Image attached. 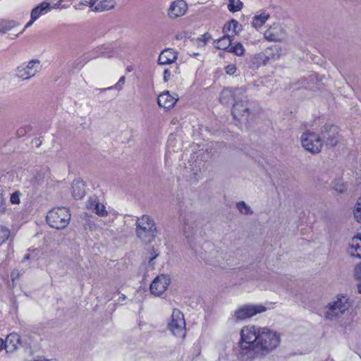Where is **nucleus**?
<instances>
[{
    "mask_svg": "<svg viewBox=\"0 0 361 361\" xmlns=\"http://www.w3.org/2000/svg\"><path fill=\"white\" fill-rule=\"evenodd\" d=\"M135 233L137 237L144 243H151L157 234V227L152 218L142 215L136 220Z\"/></svg>",
    "mask_w": 361,
    "mask_h": 361,
    "instance_id": "1",
    "label": "nucleus"
},
{
    "mask_svg": "<svg viewBox=\"0 0 361 361\" xmlns=\"http://www.w3.org/2000/svg\"><path fill=\"white\" fill-rule=\"evenodd\" d=\"M281 343V336L268 328H262L255 351L266 355L276 349Z\"/></svg>",
    "mask_w": 361,
    "mask_h": 361,
    "instance_id": "2",
    "label": "nucleus"
},
{
    "mask_svg": "<svg viewBox=\"0 0 361 361\" xmlns=\"http://www.w3.org/2000/svg\"><path fill=\"white\" fill-rule=\"evenodd\" d=\"M71 214L66 207H61L49 210L46 216L47 224L56 229H63L69 224Z\"/></svg>",
    "mask_w": 361,
    "mask_h": 361,
    "instance_id": "3",
    "label": "nucleus"
},
{
    "mask_svg": "<svg viewBox=\"0 0 361 361\" xmlns=\"http://www.w3.org/2000/svg\"><path fill=\"white\" fill-rule=\"evenodd\" d=\"M350 307V302L348 297L345 295L338 294L326 306L325 318L331 320L343 314Z\"/></svg>",
    "mask_w": 361,
    "mask_h": 361,
    "instance_id": "4",
    "label": "nucleus"
},
{
    "mask_svg": "<svg viewBox=\"0 0 361 361\" xmlns=\"http://www.w3.org/2000/svg\"><path fill=\"white\" fill-rule=\"evenodd\" d=\"M261 329V327L256 326H246L243 327L240 331L241 342L240 347L241 350H256Z\"/></svg>",
    "mask_w": 361,
    "mask_h": 361,
    "instance_id": "5",
    "label": "nucleus"
},
{
    "mask_svg": "<svg viewBox=\"0 0 361 361\" xmlns=\"http://www.w3.org/2000/svg\"><path fill=\"white\" fill-rule=\"evenodd\" d=\"M167 329L178 338H184L186 334V324L183 314L178 309L172 312Z\"/></svg>",
    "mask_w": 361,
    "mask_h": 361,
    "instance_id": "6",
    "label": "nucleus"
},
{
    "mask_svg": "<svg viewBox=\"0 0 361 361\" xmlns=\"http://www.w3.org/2000/svg\"><path fill=\"white\" fill-rule=\"evenodd\" d=\"M302 146L312 154L319 153L322 147L323 141L316 133L307 130L300 136Z\"/></svg>",
    "mask_w": 361,
    "mask_h": 361,
    "instance_id": "7",
    "label": "nucleus"
},
{
    "mask_svg": "<svg viewBox=\"0 0 361 361\" xmlns=\"http://www.w3.org/2000/svg\"><path fill=\"white\" fill-rule=\"evenodd\" d=\"M242 29V25L235 19L228 20L223 27V32L225 35L221 39H219L217 43L231 45L234 37L238 35L241 32Z\"/></svg>",
    "mask_w": 361,
    "mask_h": 361,
    "instance_id": "8",
    "label": "nucleus"
},
{
    "mask_svg": "<svg viewBox=\"0 0 361 361\" xmlns=\"http://www.w3.org/2000/svg\"><path fill=\"white\" fill-rule=\"evenodd\" d=\"M267 308L262 305H244L239 307L235 312L233 317L236 321L250 318L257 314L265 312Z\"/></svg>",
    "mask_w": 361,
    "mask_h": 361,
    "instance_id": "9",
    "label": "nucleus"
},
{
    "mask_svg": "<svg viewBox=\"0 0 361 361\" xmlns=\"http://www.w3.org/2000/svg\"><path fill=\"white\" fill-rule=\"evenodd\" d=\"M264 38L269 42L280 43L287 37L284 26L279 23H274L264 33Z\"/></svg>",
    "mask_w": 361,
    "mask_h": 361,
    "instance_id": "10",
    "label": "nucleus"
},
{
    "mask_svg": "<svg viewBox=\"0 0 361 361\" xmlns=\"http://www.w3.org/2000/svg\"><path fill=\"white\" fill-rule=\"evenodd\" d=\"M40 70V61L39 59H32L26 65L19 66L16 70V75L22 80H28L34 77Z\"/></svg>",
    "mask_w": 361,
    "mask_h": 361,
    "instance_id": "11",
    "label": "nucleus"
},
{
    "mask_svg": "<svg viewBox=\"0 0 361 361\" xmlns=\"http://www.w3.org/2000/svg\"><path fill=\"white\" fill-rule=\"evenodd\" d=\"M246 88L241 87H226L224 88L220 94L219 101L221 104H228L231 99L236 101L239 99L245 98Z\"/></svg>",
    "mask_w": 361,
    "mask_h": 361,
    "instance_id": "12",
    "label": "nucleus"
},
{
    "mask_svg": "<svg viewBox=\"0 0 361 361\" xmlns=\"http://www.w3.org/2000/svg\"><path fill=\"white\" fill-rule=\"evenodd\" d=\"M188 10V4L185 0H174L167 8L166 14L169 19L176 20L184 16Z\"/></svg>",
    "mask_w": 361,
    "mask_h": 361,
    "instance_id": "13",
    "label": "nucleus"
},
{
    "mask_svg": "<svg viewBox=\"0 0 361 361\" xmlns=\"http://www.w3.org/2000/svg\"><path fill=\"white\" fill-rule=\"evenodd\" d=\"M247 97L244 99H239L235 101L232 109V115L235 119H246L250 114L247 104Z\"/></svg>",
    "mask_w": 361,
    "mask_h": 361,
    "instance_id": "14",
    "label": "nucleus"
},
{
    "mask_svg": "<svg viewBox=\"0 0 361 361\" xmlns=\"http://www.w3.org/2000/svg\"><path fill=\"white\" fill-rule=\"evenodd\" d=\"M169 285V279L165 275L157 276L150 285L151 293L159 296L164 293Z\"/></svg>",
    "mask_w": 361,
    "mask_h": 361,
    "instance_id": "15",
    "label": "nucleus"
},
{
    "mask_svg": "<svg viewBox=\"0 0 361 361\" xmlns=\"http://www.w3.org/2000/svg\"><path fill=\"white\" fill-rule=\"evenodd\" d=\"M116 4L114 0H90V8L96 13L110 11L114 8Z\"/></svg>",
    "mask_w": 361,
    "mask_h": 361,
    "instance_id": "16",
    "label": "nucleus"
},
{
    "mask_svg": "<svg viewBox=\"0 0 361 361\" xmlns=\"http://www.w3.org/2000/svg\"><path fill=\"white\" fill-rule=\"evenodd\" d=\"M86 207L87 209L94 212L99 216H106L108 215V212L106 209L105 206L100 203L99 199L96 196L90 197L87 203Z\"/></svg>",
    "mask_w": 361,
    "mask_h": 361,
    "instance_id": "17",
    "label": "nucleus"
},
{
    "mask_svg": "<svg viewBox=\"0 0 361 361\" xmlns=\"http://www.w3.org/2000/svg\"><path fill=\"white\" fill-rule=\"evenodd\" d=\"M323 139L327 145L335 146L338 142V128L336 126L326 125L322 131Z\"/></svg>",
    "mask_w": 361,
    "mask_h": 361,
    "instance_id": "18",
    "label": "nucleus"
},
{
    "mask_svg": "<svg viewBox=\"0 0 361 361\" xmlns=\"http://www.w3.org/2000/svg\"><path fill=\"white\" fill-rule=\"evenodd\" d=\"M178 99L176 94L171 95L169 91H164L159 95L157 103L160 107L169 109L173 107Z\"/></svg>",
    "mask_w": 361,
    "mask_h": 361,
    "instance_id": "19",
    "label": "nucleus"
},
{
    "mask_svg": "<svg viewBox=\"0 0 361 361\" xmlns=\"http://www.w3.org/2000/svg\"><path fill=\"white\" fill-rule=\"evenodd\" d=\"M0 30L3 32L12 31L10 35L17 37L24 29L21 30L20 25L13 20H1L0 22Z\"/></svg>",
    "mask_w": 361,
    "mask_h": 361,
    "instance_id": "20",
    "label": "nucleus"
},
{
    "mask_svg": "<svg viewBox=\"0 0 361 361\" xmlns=\"http://www.w3.org/2000/svg\"><path fill=\"white\" fill-rule=\"evenodd\" d=\"M50 6L51 5L49 3L43 1L39 5L34 8L31 11V20L27 23L25 27L30 26L44 12H48L50 10Z\"/></svg>",
    "mask_w": 361,
    "mask_h": 361,
    "instance_id": "21",
    "label": "nucleus"
},
{
    "mask_svg": "<svg viewBox=\"0 0 361 361\" xmlns=\"http://www.w3.org/2000/svg\"><path fill=\"white\" fill-rule=\"evenodd\" d=\"M4 342V348L7 353L16 350L20 344V336L16 333H12L7 336Z\"/></svg>",
    "mask_w": 361,
    "mask_h": 361,
    "instance_id": "22",
    "label": "nucleus"
},
{
    "mask_svg": "<svg viewBox=\"0 0 361 361\" xmlns=\"http://www.w3.org/2000/svg\"><path fill=\"white\" fill-rule=\"evenodd\" d=\"M177 59V52L172 48H166L163 50L159 57L160 64H169L173 63Z\"/></svg>",
    "mask_w": 361,
    "mask_h": 361,
    "instance_id": "23",
    "label": "nucleus"
},
{
    "mask_svg": "<svg viewBox=\"0 0 361 361\" xmlns=\"http://www.w3.org/2000/svg\"><path fill=\"white\" fill-rule=\"evenodd\" d=\"M348 252L350 255L361 258V233L352 238Z\"/></svg>",
    "mask_w": 361,
    "mask_h": 361,
    "instance_id": "24",
    "label": "nucleus"
},
{
    "mask_svg": "<svg viewBox=\"0 0 361 361\" xmlns=\"http://www.w3.org/2000/svg\"><path fill=\"white\" fill-rule=\"evenodd\" d=\"M269 18L270 15L266 12L257 13L253 16L251 26L256 30H259L264 26Z\"/></svg>",
    "mask_w": 361,
    "mask_h": 361,
    "instance_id": "25",
    "label": "nucleus"
},
{
    "mask_svg": "<svg viewBox=\"0 0 361 361\" xmlns=\"http://www.w3.org/2000/svg\"><path fill=\"white\" fill-rule=\"evenodd\" d=\"M73 196L76 200L81 199L85 195L84 184L80 181H73L72 185Z\"/></svg>",
    "mask_w": 361,
    "mask_h": 361,
    "instance_id": "26",
    "label": "nucleus"
},
{
    "mask_svg": "<svg viewBox=\"0 0 361 361\" xmlns=\"http://www.w3.org/2000/svg\"><path fill=\"white\" fill-rule=\"evenodd\" d=\"M243 8V3L240 0H228L227 8L230 12H239Z\"/></svg>",
    "mask_w": 361,
    "mask_h": 361,
    "instance_id": "27",
    "label": "nucleus"
},
{
    "mask_svg": "<svg viewBox=\"0 0 361 361\" xmlns=\"http://www.w3.org/2000/svg\"><path fill=\"white\" fill-rule=\"evenodd\" d=\"M216 41L213 40L212 38V36L209 33L206 32L201 35L200 37H197V39H192L191 43L192 44H211L214 43Z\"/></svg>",
    "mask_w": 361,
    "mask_h": 361,
    "instance_id": "28",
    "label": "nucleus"
},
{
    "mask_svg": "<svg viewBox=\"0 0 361 361\" xmlns=\"http://www.w3.org/2000/svg\"><path fill=\"white\" fill-rule=\"evenodd\" d=\"M216 41L213 40L212 38V36L209 33L206 32L201 35L200 37H197V39H192L191 43L192 44H211L214 43Z\"/></svg>",
    "mask_w": 361,
    "mask_h": 361,
    "instance_id": "29",
    "label": "nucleus"
},
{
    "mask_svg": "<svg viewBox=\"0 0 361 361\" xmlns=\"http://www.w3.org/2000/svg\"><path fill=\"white\" fill-rule=\"evenodd\" d=\"M279 47H268L264 49V55L267 59L279 57Z\"/></svg>",
    "mask_w": 361,
    "mask_h": 361,
    "instance_id": "30",
    "label": "nucleus"
},
{
    "mask_svg": "<svg viewBox=\"0 0 361 361\" xmlns=\"http://www.w3.org/2000/svg\"><path fill=\"white\" fill-rule=\"evenodd\" d=\"M236 207L239 212L242 214H252L253 213L250 207L248 206L244 201H240L237 202Z\"/></svg>",
    "mask_w": 361,
    "mask_h": 361,
    "instance_id": "31",
    "label": "nucleus"
},
{
    "mask_svg": "<svg viewBox=\"0 0 361 361\" xmlns=\"http://www.w3.org/2000/svg\"><path fill=\"white\" fill-rule=\"evenodd\" d=\"M10 235V229L6 226L0 225V245L7 241Z\"/></svg>",
    "mask_w": 361,
    "mask_h": 361,
    "instance_id": "32",
    "label": "nucleus"
},
{
    "mask_svg": "<svg viewBox=\"0 0 361 361\" xmlns=\"http://www.w3.org/2000/svg\"><path fill=\"white\" fill-rule=\"evenodd\" d=\"M175 38L178 40L180 42L184 43V44H188L191 43L190 35L188 32L182 31L179 33H178Z\"/></svg>",
    "mask_w": 361,
    "mask_h": 361,
    "instance_id": "33",
    "label": "nucleus"
},
{
    "mask_svg": "<svg viewBox=\"0 0 361 361\" xmlns=\"http://www.w3.org/2000/svg\"><path fill=\"white\" fill-rule=\"evenodd\" d=\"M4 196V190L0 185V216L5 214L7 211L6 199Z\"/></svg>",
    "mask_w": 361,
    "mask_h": 361,
    "instance_id": "34",
    "label": "nucleus"
},
{
    "mask_svg": "<svg viewBox=\"0 0 361 361\" xmlns=\"http://www.w3.org/2000/svg\"><path fill=\"white\" fill-rule=\"evenodd\" d=\"M353 214L356 221L361 223V196L358 198L356 202Z\"/></svg>",
    "mask_w": 361,
    "mask_h": 361,
    "instance_id": "35",
    "label": "nucleus"
},
{
    "mask_svg": "<svg viewBox=\"0 0 361 361\" xmlns=\"http://www.w3.org/2000/svg\"><path fill=\"white\" fill-rule=\"evenodd\" d=\"M223 49L229 53H233L237 56H241L244 54L243 47H224Z\"/></svg>",
    "mask_w": 361,
    "mask_h": 361,
    "instance_id": "36",
    "label": "nucleus"
},
{
    "mask_svg": "<svg viewBox=\"0 0 361 361\" xmlns=\"http://www.w3.org/2000/svg\"><path fill=\"white\" fill-rule=\"evenodd\" d=\"M22 193L19 190H16L11 194L10 202L12 204H19L20 203V197Z\"/></svg>",
    "mask_w": 361,
    "mask_h": 361,
    "instance_id": "37",
    "label": "nucleus"
},
{
    "mask_svg": "<svg viewBox=\"0 0 361 361\" xmlns=\"http://www.w3.org/2000/svg\"><path fill=\"white\" fill-rule=\"evenodd\" d=\"M149 263H151L159 255V252L154 247H152L148 252Z\"/></svg>",
    "mask_w": 361,
    "mask_h": 361,
    "instance_id": "38",
    "label": "nucleus"
},
{
    "mask_svg": "<svg viewBox=\"0 0 361 361\" xmlns=\"http://www.w3.org/2000/svg\"><path fill=\"white\" fill-rule=\"evenodd\" d=\"M82 6H88L90 8V0H83L80 1L78 4L74 6V8L77 10H80L82 8Z\"/></svg>",
    "mask_w": 361,
    "mask_h": 361,
    "instance_id": "39",
    "label": "nucleus"
},
{
    "mask_svg": "<svg viewBox=\"0 0 361 361\" xmlns=\"http://www.w3.org/2000/svg\"><path fill=\"white\" fill-rule=\"evenodd\" d=\"M226 73L229 75H233L236 71V66L235 64H229L225 67Z\"/></svg>",
    "mask_w": 361,
    "mask_h": 361,
    "instance_id": "40",
    "label": "nucleus"
},
{
    "mask_svg": "<svg viewBox=\"0 0 361 361\" xmlns=\"http://www.w3.org/2000/svg\"><path fill=\"white\" fill-rule=\"evenodd\" d=\"M125 81H126V78L124 76H122L119 79L118 82L116 83V85L115 86H111V87H109L108 88H104V89H103V91H105L106 90H113L114 88H118L119 86L123 85Z\"/></svg>",
    "mask_w": 361,
    "mask_h": 361,
    "instance_id": "41",
    "label": "nucleus"
},
{
    "mask_svg": "<svg viewBox=\"0 0 361 361\" xmlns=\"http://www.w3.org/2000/svg\"><path fill=\"white\" fill-rule=\"evenodd\" d=\"M355 276L357 279L361 280V262L355 268Z\"/></svg>",
    "mask_w": 361,
    "mask_h": 361,
    "instance_id": "42",
    "label": "nucleus"
},
{
    "mask_svg": "<svg viewBox=\"0 0 361 361\" xmlns=\"http://www.w3.org/2000/svg\"><path fill=\"white\" fill-rule=\"evenodd\" d=\"M170 77H171V72L168 69H166L164 71V82H167Z\"/></svg>",
    "mask_w": 361,
    "mask_h": 361,
    "instance_id": "43",
    "label": "nucleus"
},
{
    "mask_svg": "<svg viewBox=\"0 0 361 361\" xmlns=\"http://www.w3.org/2000/svg\"><path fill=\"white\" fill-rule=\"evenodd\" d=\"M3 346H4V342L3 339L0 338V351L2 350Z\"/></svg>",
    "mask_w": 361,
    "mask_h": 361,
    "instance_id": "44",
    "label": "nucleus"
},
{
    "mask_svg": "<svg viewBox=\"0 0 361 361\" xmlns=\"http://www.w3.org/2000/svg\"><path fill=\"white\" fill-rule=\"evenodd\" d=\"M357 290L359 293H361V283L357 286Z\"/></svg>",
    "mask_w": 361,
    "mask_h": 361,
    "instance_id": "45",
    "label": "nucleus"
},
{
    "mask_svg": "<svg viewBox=\"0 0 361 361\" xmlns=\"http://www.w3.org/2000/svg\"><path fill=\"white\" fill-rule=\"evenodd\" d=\"M61 2V0L59 2V4H57L54 5V6L52 7V8H58V7L59 6V5H60Z\"/></svg>",
    "mask_w": 361,
    "mask_h": 361,
    "instance_id": "46",
    "label": "nucleus"
},
{
    "mask_svg": "<svg viewBox=\"0 0 361 361\" xmlns=\"http://www.w3.org/2000/svg\"><path fill=\"white\" fill-rule=\"evenodd\" d=\"M16 272L15 271H12L11 273V277H12V280L14 281V276H16V274H15Z\"/></svg>",
    "mask_w": 361,
    "mask_h": 361,
    "instance_id": "47",
    "label": "nucleus"
},
{
    "mask_svg": "<svg viewBox=\"0 0 361 361\" xmlns=\"http://www.w3.org/2000/svg\"><path fill=\"white\" fill-rule=\"evenodd\" d=\"M16 272L15 271H12L11 273V277H12V280L14 281V276H16V274H15Z\"/></svg>",
    "mask_w": 361,
    "mask_h": 361,
    "instance_id": "48",
    "label": "nucleus"
},
{
    "mask_svg": "<svg viewBox=\"0 0 361 361\" xmlns=\"http://www.w3.org/2000/svg\"><path fill=\"white\" fill-rule=\"evenodd\" d=\"M120 299H121V300H126V296L122 294L121 296L120 297Z\"/></svg>",
    "mask_w": 361,
    "mask_h": 361,
    "instance_id": "49",
    "label": "nucleus"
},
{
    "mask_svg": "<svg viewBox=\"0 0 361 361\" xmlns=\"http://www.w3.org/2000/svg\"><path fill=\"white\" fill-rule=\"evenodd\" d=\"M127 71H130V68H127Z\"/></svg>",
    "mask_w": 361,
    "mask_h": 361,
    "instance_id": "50",
    "label": "nucleus"
}]
</instances>
